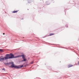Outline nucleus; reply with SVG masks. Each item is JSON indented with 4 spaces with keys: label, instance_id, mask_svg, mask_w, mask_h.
Returning a JSON list of instances; mask_svg holds the SVG:
<instances>
[{
    "label": "nucleus",
    "instance_id": "obj_12",
    "mask_svg": "<svg viewBox=\"0 0 79 79\" xmlns=\"http://www.w3.org/2000/svg\"><path fill=\"white\" fill-rule=\"evenodd\" d=\"M2 70H4V71H5V69L4 68H3L2 69Z\"/></svg>",
    "mask_w": 79,
    "mask_h": 79
},
{
    "label": "nucleus",
    "instance_id": "obj_6",
    "mask_svg": "<svg viewBox=\"0 0 79 79\" xmlns=\"http://www.w3.org/2000/svg\"><path fill=\"white\" fill-rule=\"evenodd\" d=\"M72 66H73V65L69 64L68 65V68H70V67H72Z\"/></svg>",
    "mask_w": 79,
    "mask_h": 79
},
{
    "label": "nucleus",
    "instance_id": "obj_10",
    "mask_svg": "<svg viewBox=\"0 0 79 79\" xmlns=\"http://www.w3.org/2000/svg\"><path fill=\"white\" fill-rule=\"evenodd\" d=\"M34 63V61H32V62H31L30 63V64H33V63Z\"/></svg>",
    "mask_w": 79,
    "mask_h": 79
},
{
    "label": "nucleus",
    "instance_id": "obj_3",
    "mask_svg": "<svg viewBox=\"0 0 79 79\" xmlns=\"http://www.w3.org/2000/svg\"><path fill=\"white\" fill-rule=\"evenodd\" d=\"M5 57V60H7V59H10V54H7L6 55Z\"/></svg>",
    "mask_w": 79,
    "mask_h": 79
},
{
    "label": "nucleus",
    "instance_id": "obj_7",
    "mask_svg": "<svg viewBox=\"0 0 79 79\" xmlns=\"http://www.w3.org/2000/svg\"><path fill=\"white\" fill-rule=\"evenodd\" d=\"M16 12H18V11L15 10L12 12V13H16Z\"/></svg>",
    "mask_w": 79,
    "mask_h": 79
},
{
    "label": "nucleus",
    "instance_id": "obj_14",
    "mask_svg": "<svg viewBox=\"0 0 79 79\" xmlns=\"http://www.w3.org/2000/svg\"><path fill=\"white\" fill-rule=\"evenodd\" d=\"M3 35H5V33H3Z\"/></svg>",
    "mask_w": 79,
    "mask_h": 79
},
{
    "label": "nucleus",
    "instance_id": "obj_8",
    "mask_svg": "<svg viewBox=\"0 0 79 79\" xmlns=\"http://www.w3.org/2000/svg\"><path fill=\"white\" fill-rule=\"evenodd\" d=\"M54 35V34L51 33V34H50V36H51V35Z\"/></svg>",
    "mask_w": 79,
    "mask_h": 79
},
{
    "label": "nucleus",
    "instance_id": "obj_13",
    "mask_svg": "<svg viewBox=\"0 0 79 79\" xmlns=\"http://www.w3.org/2000/svg\"><path fill=\"white\" fill-rule=\"evenodd\" d=\"M50 4H47V5H49Z\"/></svg>",
    "mask_w": 79,
    "mask_h": 79
},
{
    "label": "nucleus",
    "instance_id": "obj_16",
    "mask_svg": "<svg viewBox=\"0 0 79 79\" xmlns=\"http://www.w3.org/2000/svg\"><path fill=\"white\" fill-rule=\"evenodd\" d=\"M78 63L79 64V62H78Z\"/></svg>",
    "mask_w": 79,
    "mask_h": 79
},
{
    "label": "nucleus",
    "instance_id": "obj_9",
    "mask_svg": "<svg viewBox=\"0 0 79 79\" xmlns=\"http://www.w3.org/2000/svg\"><path fill=\"white\" fill-rule=\"evenodd\" d=\"M28 2L29 3H31V0H28Z\"/></svg>",
    "mask_w": 79,
    "mask_h": 79
},
{
    "label": "nucleus",
    "instance_id": "obj_2",
    "mask_svg": "<svg viewBox=\"0 0 79 79\" xmlns=\"http://www.w3.org/2000/svg\"><path fill=\"white\" fill-rule=\"evenodd\" d=\"M21 56L22 57V58L23 60H22V61H26V59H25V56H24V55H19L15 56H14L13 58H19V57H21Z\"/></svg>",
    "mask_w": 79,
    "mask_h": 79
},
{
    "label": "nucleus",
    "instance_id": "obj_11",
    "mask_svg": "<svg viewBox=\"0 0 79 79\" xmlns=\"http://www.w3.org/2000/svg\"><path fill=\"white\" fill-rule=\"evenodd\" d=\"M3 50H2L1 49H0V52H3Z\"/></svg>",
    "mask_w": 79,
    "mask_h": 79
},
{
    "label": "nucleus",
    "instance_id": "obj_15",
    "mask_svg": "<svg viewBox=\"0 0 79 79\" xmlns=\"http://www.w3.org/2000/svg\"><path fill=\"white\" fill-rule=\"evenodd\" d=\"M68 27V26H66V27Z\"/></svg>",
    "mask_w": 79,
    "mask_h": 79
},
{
    "label": "nucleus",
    "instance_id": "obj_4",
    "mask_svg": "<svg viewBox=\"0 0 79 79\" xmlns=\"http://www.w3.org/2000/svg\"><path fill=\"white\" fill-rule=\"evenodd\" d=\"M10 59H13L14 58V55L12 53L10 54Z\"/></svg>",
    "mask_w": 79,
    "mask_h": 79
},
{
    "label": "nucleus",
    "instance_id": "obj_1",
    "mask_svg": "<svg viewBox=\"0 0 79 79\" xmlns=\"http://www.w3.org/2000/svg\"><path fill=\"white\" fill-rule=\"evenodd\" d=\"M7 64H11L12 65L10 66V68H23V65H22L21 66L20 65L19 66H15V65H14V62H10L9 63H7Z\"/></svg>",
    "mask_w": 79,
    "mask_h": 79
},
{
    "label": "nucleus",
    "instance_id": "obj_5",
    "mask_svg": "<svg viewBox=\"0 0 79 79\" xmlns=\"http://www.w3.org/2000/svg\"><path fill=\"white\" fill-rule=\"evenodd\" d=\"M0 60L1 61H2V60H5V57H3V56H1L0 57Z\"/></svg>",
    "mask_w": 79,
    "mask_h": 79
}]
</instances>
